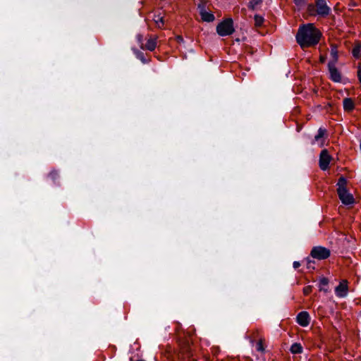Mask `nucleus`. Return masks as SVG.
I'll use <instances>...</instances> for the list:
<instances>
[{
    "mask_svg": "<svg viewBox=\"0 0 361 361\" xmlns=\"http://www.w3.org/2000/svg\"><path fill=\"white\" fill-rule=\"evenodd\" d=\"M201 18L205 22H212L214 20V16L209 12L202 11L200 13Z\"/></svg>",
    "mask_w": 361,
    "mask_h": 361,
    "instance_id": "obj_13",
    "label": "nucleus"
},
{
    "mask_svg": "<svg viewBox=\"0 0 361 361\" xmlns=\"http://www.w3.org/2000/svg\"><path fill=\"white\" fill-rule=\"evenodd\" d=\"M257 350L258 351H259V352H264V343H263V341L262 339H260L257 343Z\"/></svg>",
    "mask_w": 361,
    "mask_h": 361,
    "instance_id": "obj_21",
    "label": "nucleus"
},
{
    "mask_svg": "<svg viewBox=\"0 0 361 361\" xmlns=\"http://www.w3.org/2000/svg\"><path fill=\"white\" fill-rule=\"evenodd\" d=\"M348 291V281L343 280L335 288V293L338 298H344L347 295Z\"/></svg>",
    "mask_w": 361,
    "mask_h": 361,
    "instance_id": "obj_9",
    "label": "nucleus"
},
{
    "mask_svg": "<svg viewBox=\"0 0 361 361\" xmlns=\"http://www.w3.org/2000/svg\"><path fill=\"white\" fill-rule=\"evenodd\" d=\"M156 46H157V41H156V39H149L146 45H145V47L147 49L149 50V51H153L155 48H156Z\"/></svg>",
    "mask_w": 361,
    "mask_h": 361,
    "instance_id": "obj_17",
    "label": "nucleus"
},
{
    "mask_svg": "<svg viewBox=\"0 0 361 361\" xmlns=\"http://www.w3.org/2000/svg\"><path fill=\"white\" fill-rule=\"evenodd\" d=\"M331 11L330 7L325 0H315V4H310L307 6V12L311 16H327Z\"/></svg>",
    "mask_w": 361,
    "mask_h": 361,
    "instance_id": "obj_3",
    "label": "nucleus"
},
{
    "mask_svg": "<svg viewBox=\"0 0 361 361\" xmlns=\"http://www.w3.org/2000/svg\"><path fill=\"white\" fill-rule=\"evenodd\" d=\"M296 322L300 326L302 327L307 326L310 322V317L309 313L306 311L300 312L297 315Z\"/></svg>",
    "mask_w": 361,
    "mask_h": 361,
    "instance_id": "obj_10",
    "label": "nucleus"
},
{
    "mask_svg": "<svg viewBox=\"0 0 361 361\" xmlns=\"http://www.w3.org/2000/svg\"><path fill=\"white\" fill-rule=\"evenodd\" d=\"M312 290V286H307L304 287V288H303V293L305 295H308L309 294H310Z\"/></svg>",
    "mask_w": 361,
    "mask_h": 361,
    "instance_id": "obj_22",
    "label": "nucleus"
},
{
    "mask_svg": "<svg viewBox=\"0 0 361 361\" xmlns=\"http://www.w3.org/2000/svg\"><path fill=\"white\" fill-rule=\"evenodd\" d=\"M262 2L261 0H251L250 2V7L252 9L255 8V7L259 4Z\"/></svg>",
    "mask_w": 361,
    "mask_h": 361,
    "instance_id": "obj_23",
    "label": "nucleus"
},
{
    "mask_svg": "<svg viewBox=\"0 0 361 361\" xmlns=\"http://www.w3.org/2000/svg\"><path fill=\"white\" fill-rule=\"evenodd\" d=\"M329 284L328 279L323 277L319 280V288L320 291H324L325 293L328 292V288H326Z\"/></svg>",
    "mask_w": 361,
    "mask_h": 361,
    "instance_id": "obj_15",
    "label": "nucleus"
},
{
    "mask_svg": "<svg viewBox=\"0 0 361 361\" xmlns=\"http://www.w3.org/2000/svg\"><path fill=\"white\" fill-rule=\"evenodd\" d=\"M308 0H293L294 4L296 5L297 7L299 8L303 7Z\"/></svg>",
    "mask_w": 361,
    "mask_h": 361,
    "instance_id": "obj_20",
    "label": "nucleus"
},
{
    "mask_svg": "<svg viewBox=\"0 0 361 361\" xmlns=\"http://www.w3.org/2000/svg\"><path fill=\"white\" fill-rule=\"evenodd\" d=\"M343 106L345 111L351 112L355 109V102L352 98H345L343 101Z\"/></svg>",
    "mask_w": 361,
    "mask_h": 361,
    "instance_id": "obj_11",
    "label": "nucleus"
},
{
    "mask_svg": "<svg viewBox=\"0 0 361 361\" xmlns=\"http://www.w3.org/2000/svg\"><path fill=\"white\" fill-rule=\"evenodd\" d=\"M137 39H138L139 42L142 43V36L141 35H138L137 36Z\"/></svg>",
    "mask_w": 361,
    "mask_h": 361,
    "instance_id": "obj_28",
    "label": "nucleus"
},
{
    "mask_svg": "<svg viewBox=\"0 0 361 361\" xmlns=\"http://www.w3.org/2000/svg\"><path fill=\"white\" fill-rule=\"evenodd\" d=\"M319 59H320V61H321L322 63H324V61H325V60H326V57H325V56H321Z\"/></svg>",
    "mask_w": 361,
    "mask_h": 361,
    "instance_id": "obj_27",
    "label": "nucleus"
},
{
    "mask_svg": "<svg viewBox=\"0 0 361 361\" xmlns=\"http://www.w3.org/2000/svg\"><path fill=\"white\" fill-rule=\"evenodd\" d=\"M357 76H358V78H359V81L361 83V68H359V70L357 71Z\"/></svg>",
    "mask_w": 361,
    "mask_h": 361,
    "instance_id": "obj_26",
    "label": "nucleus"
},
{
    "mask_svg": "<svg viewBox=\"0 0 361 361\" xmlns=\"http://www.w3.org/2000/svg\"><path fill=\"white\" fill-rule=\"evenodd\" d=\"M331 157L326 149H323L319 155V167L325 171L329 168Z\"/></svg>",
    "mask_w": 361,
    "mask_h": 361,
    "instance_id": "obj_6",
    "label": "nucleus"
},
{
    "mask_svg": "<svg viewBox=\"0 0 361 361\" xmlns=\"http://www.w3.org/2000/svg\"><path fill=\"white\" fill-rule=\"evenodd\" d=\"M254 20H255V25L256 27H261L263 25L264 21V18L260 15H255L254 16Z\"/></svg>",
    "mask_w": 361,
    "mask_h": 361,
    "instance_id": "obj_18",
    "label": "nucleus"
},
{
    "mask_svg": "<svg viewBox=\"0 0 361 361\" xmlns=\"http://www.w3.org/2000/svg\"><path fill=\"white\" fill-rule=\"evenodd\" d=\"M346 185L347 180L343 176L340 177L337 183V193L343 204H353L355 202V199L353 195L347 190Z\"/></svg>",
    "mask_w": 361,
    "mask_h": 361,
    "instance_id": "obj_2",
    "label": "nucleus"
},
{
    "mask_svg": "<svg viewBox=\"0 0 361 361\" xmlns=\"http://www.w3.org/2000/svg\"><path fill=\"white\" fill-rule=\"evenodd\" d=\"M330 250L322 246H315L310 252L311 257L319 260L326 259L330 257Z\"/></svg>",
    "mask_w": 361,
    "mask_h": 361,
    "instance_id": "obj_5",
    "label": "nucleus"
},
{
    "mask_svg": "<svg viewBox=\"0 0 361 361\" xmlns=\"http://www.w3.org/2000/svg\"><path fill=\"white\" fill-rule=\"evenodd\" d=\"M329 71L330 73V78L336 82H339L341 80V75L338 70L336 67V63L329 62L328 64Z\"/></svg>",
    "mask_w": 361,
    "mask_h": 361,
    "instance_id": "obj_7",
    "label": "nucleus"
},
{
    "mask_svg": "<svg viewBox=\"0 0 361 361\" xmlns=\"http://www.w3.org/2000/svg\"><path fill=\"white\" fill-rule=\"evenodd\" d=\"M326 135L327 133L326 129L322 128H319L317 134L314 136V140L312 142V144H318L320 147H323Z\"/></svg>",
    "mask_w": 361,
    "mask_h": 361,
    "instance_id": "obj_8",
    "label": "nucleus"
},
{
    "mask_svg": "<svg viewBox=\"0 0 361 361\" xmlns=\"http://www.w3.org/2000/svg\"><path fill=\"white\" fill-rule=\"evenodd\" d=\"M153 21L155 24V25L158 28H162L164 25V16L162 14L159 12V13L154 14L153 18Z\"/></svg>",
    "mask_w": 361,
    "mask_h": 361,
    "instance_id": "obj_12",
    "label": "nucleus"
},
{
    "mask_svg": "<svg viewBox=\"0 0 361 361\" xmlns=\"http://www.w3.org/2000/svg\"><path fill=\"white\" fill-rule=\"evenodd\" d=\"M352 54L354 57L359 59L361 57V47L360 45H356L353 47Z\"/></svg>",
    "mask_w": 361,
    "mask_h": 361,
    "instance_id": "obj_19",
    "label": "nucleus"
},
{
    "mask_svg": "<svg viewBox=\"0 0 361 361\" xmlns=\"http://www.w3.org/2000/svg\"><path fill=\"white\" fill-rule=\"evenodd\" d=\"M300 266V263L299 262L295 261L293 263V267L294 269H298Z\"/></svg>",
    "mask_w": 361,
    "mask_h": 361,
    "instance_id": "obj_25",
    "label": "nucleus"
},
{
    "mask_svg": "<svg viewBox=\"0 0 361 361\" xmlns=\"http://www.w3.org/2000/svg\"><path fill=\"white\" fill-rule=\"evenodd\" d=\"M302 346L300 343H295L290 346V352L293 354H300L302 353Z\"/></svg>",
    "mask_w": 361,
    "mask_h": 361,
    "instance_id": "obj_16",
    "label": "nucleus"
},
{
    "mask_svg": "<svg viewBox=\"0 0 361 361\" xmlns=\"http://www.w3.org/2000/svg\"><path fill=\"white\" fill-rule=\"evenodd\" d=\"M330 54L332 58V60L330 62H334V63H336L338 59V47L336 44L331 45Z\"/></svg>",
    "mask_w": 361,
    "mask_h": 361,
    "instance_id": "obj_14",
    "label": "nucleus"
},
{
    "mask_svg": "<svg viewBox=\"0 0 361 361\" xmlns=\"http://www.w3.org/2000/svg\"><path fill=\"white\" fill-rule=\"evenodd\" d=\"M314 264V261H312L310 260V259H307V269H314V267L313 266V264Z\"/></svg>",
    "mask_w": 361,
    "mask_h": 361,
    "instance_id": "obj_24",
    "label": "nucleus"
},
{
    "mask_svg": "<svg viewBox=\"0 0 361 361\" xmlns=\"http://www.w3.org/2000/svg\"><path fill=\"white\" fill-rule=\"evenodd\" d=\"M233 23L231 18H227L216 26V32L220 36L231 35L234 32Z\"/></svg>",
    "mask_w": 361,
    "mask_h": 361,
    "instance_id": "obj_4",
    "label": "nucleus"
},
{
    "mask_svg": "<svg viewBox=\"0 0 361 361\" xmlns=\"http://www.w3.org/2000/svg\"><path fill=\"white\" fill-rule=\"evenodd\" d=\"M322 37V32L312 23L300 26L296 35V41L305 49L317 44Z\"/></svg>",
    "mask_w": 361,
    "mask_h": 361,
    "instance_id": "obj_1",
    "label": "nucleus"
}]
</instances>
